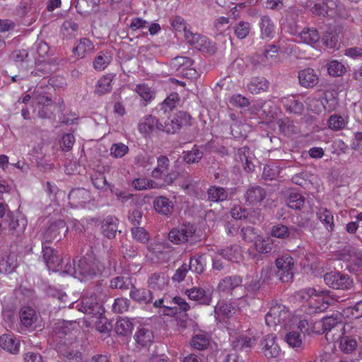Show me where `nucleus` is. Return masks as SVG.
Returning a JSON list of instances; mask_svg holds the SVG:
<instances>
[{
    "label": "nucleus",
    "instance_id": "603ef678",
    "mask_svg": "<svg viewBox=\"0 0 362 362\" xmlns=\"http://www.w3.org/2000/svg\"><path fill=\"white\" fill-rule=\"evenodd\" d=\"M148 283L151 288L162 290L166 285L165 274L163 273H153L148 278Z\"/></svg>",
    "mask_w": 362,
    "mask_h": 362
},
{
    "label": "nucleus",
    "instance_id": "37998d69",
    "mask_svg": "<svg viewBox=\"0 0 362 362\" xmlns=\"http://www.w3.org/2000/svg\"><path fill=\"white\" fill-rule=\"evenodd\" d=\"M337 4L333 0H322L318 3V16H332L335 13Z\"/></svg>",
    "mask_w": 362,
    "mask_h": 362
},
{
    "label": "nucleus",
    "instance_id": "a18cd8bd",
    "mask_svg": "<svg viewBox=\"0 0 362 362\" xmlns=\"http://www.w3.org/2000/svg\"><path fill=\"white\" fill-rule=\"evenodd\" d=\"M318 219L322 222L328 231L334 228V218L332 213L325 208H318Z\"/></svg>",
    "mask_w": 362,
    "mask_h": 362
},
{
    "label": "nucleus",
    "instance_id": "7c9ffc66",
    "mask_svg": "<svg viewBox=\"0 0 362 362\" xmlns=\"http://www.w3.org/2000/svg\"><path fill=\"white\" fill-rule=\"evenodd\" d=\"M17 257L15 254H9L0 258V272L10 274L17 267Z\"/></svg>",
    "mask_w": 362,
    "mask_h": 362
},
{
    "label": "nucleus",
    "instance_id": "49530a36",
    "mask_svg": "<svg viewBox=\"0 0 362 362\" xmlns=\"http://www.w3.org/2000/svg\"><path fill=\"white\" fill-rule=\"evenodd\" d=\"M356 340L349 336H344L339 341V349L344 354H351L356 349Z\"/></svg>",
    "mask_w": 362,
    "mask_h": 362
},
{
    "label": "nucleus",
    "instance_id": "58836bf2",
    "mask_svg": "<svg viewBox=\"0 0 362 362\" xmlns=\"http://www.w3.org/2000/svg\"><path fill=\"white\" fill-rule=\"evenodd\" d=\"M206 265V257L204 255H195L189 259L188 266H190L189 270L201 274L204 272Z\"/></svg>",
    "mask_w": 362,
    "mask_h": 362
},
{
    "label": "nucleus",
    "instance_id": "2eb2a0df",
    "mask_svg": "<svg viewBox=\"0 0 362 362\" xmlns=\"http://www.w3.org/2000/svg\"><path fill=\"white\" fill-rule=\"evenodd\" d=\"M170 161L167 156H160L157 158V166L152 170L151 176L156 179L165 178L168 183H172L173 180L170 177L168 180Z\"/></svg>",
    "mask_w": 362,
    "mask_h": 362
},
{
    "label": "nucleus",
    "instance_id": "de8ad7c7",
    "mask_svg": "<svg viewBox=\"0 0 362 362\" xmlns=\"http://www.w3.org/2000/svg\"><path fill=\"white\" fill-rule=\"evenodd\" d=\"M178 102V94L172 93L168 95L161 104H160V111L163 112V114H167L173 111Z\"/></svg>",
    "mask_w": 362,
    "mask_h": 362
},
{
    "label": "nucleus",
    "instance_id": "3c124183",
    "mask_svg": "<svg viewBox=\"0 0 362 362\" xmlns=\"http://www.w3.org/2000/svg\"><path fill=\"white\" fill-rule=\"evenodd\" d=\"M300 40L305 44L315 47L317 43V30L304 28L300 33Z\"/></svg>",
    "mask_w": 362,
    "mask_h": 362
},
{
    "label": "nucleus",
    "instance_id": "9b49d317",
    "mask_svg": "<svg viewBox=\"0 0 362 362\" xmlns=\"http://www.w3.org/2000/svg\"><path fill=\"white\" fill-rule=\"evenodd\" d=\"M341 259L347 262L346 269L351 272L362 270V252L355 248L345 249Z\"/></svg>",
    "mask_w": 362,
    "mask_h": 362
},
{
    "label": "nucleus",
    "instance_id": "dca6fc26",
    "mask_svg": "<svg viewBox=\"0 0 362 362\" xmlns=\"http://www.w3.org/2000/svg\"><path fill=\"white\" fill-rule=\"evenodd\" d=\"M3 223L8 224L9 230L13 235L19 236L23 233L27 226V221L23 217L14 218L11 211L7 214V218L2 220Z\"/></svg>",
    "mask_w": 362,
    "mask_h": 362
},
{
    "label": "nucleus",
    "instance_id": "f704fd0d",
    "mask_svg": "<svg viewBox=\"0 0 362 362\" xmlns=\"http://www.w3.org/2000/svg\"><path fill=\"white\" fill-rule=\"evenodd\" d=\"M269 88V82L264 77H253L247 84L248 90L252 94H258L266 91Z\"/></svg>",
    "mask_w": 362,
    "mask_h": 362
},
{
    "label": "nucleus",
    "instance_id": "ddd939ff",
    "mask_svg": "<svg viewBox=\"0 0 362 362\" xmlns=\"http://www.w3.org/2000/svg\"><path fill=\"white\" fill-rule=\"evenodd\" d=\"M153 206L156 213L168 218L172 216L175 211L173 202L165 196L156 197Z\"/></svg>",
    "mask_w": 362,
    "mask_h": 362
},
{
    "label": "nucleus",
    "instance_id": "4be33fe9",
    "mask_svg": "<svg viewBox=\"0 0 362 362\" xmlns=\"http://www.w3.org/2000/svg\"><path fill=\"white\" fill-rule=\"evenodd\" d=\"M228 190L220 186L211 185L206 190V200L209 202L219 203L228 200Z\"/></svg>",
    "mask_w": 362,
    "mask_h": 362
},
{
    "label": "nucleus",
    "instance_id": "1a4fd4ad",
    "mask_svg": "<svg viewBox=\"0 0 362 362\" xmlns=\"http://www.w3.org/2000/svg\"><path fill=\"white\" fill-rule=\"evenodd\" d=\"M42 257L48 269L59 272L63 268L64 259L60 257L57 250L42 243Z\"/></svg>",
    "mask_w": 362,
    "mask_h": 362
},
{
    "label": "nucleus",
    "instance_id": "72a5a7b5",
    "mask_svg": "<svg viewBox=\"0 0 362 362\" xmlns=\"http://www.w3.org/2000/svg\"><path fill=\"white\" fill-rule=\"evenodd\" d=\"M94 45L86 37L80 39L76 47H74V52L78 57L83 58L86 54H89L94 51Z\"/></svg>",
    "mask_w": 362,
    "mask_h": 362
},
{
    "label": "nucleus",
    "instance_id": "13d9d810",
    "mask_svg": "<svg viewBox=\"0 0 362 362\" xmlns=\"http://www.w3.org/2000/svg\"><path fill=\"white\" fill-rule=\"evenodd\" d=\"M193 64V61L187 57H177L171 62V65L176 70L185 71V69L190 67Z\"/></svg>",
    "mask_w": 362,
    "mask_h": 362
},
{
    "label": "nucleus",
    "instance_id": "aec40b11",
    "mask_svg": "<svg viewBox=\"0 0 362 362\" xmlns=\"http://www.w3.org/2000/svg\"><path fill=\"white\" fill-rule=\"evenodd\" d=\"M189 298L197 301L201 305H209L212 297V293L210 291H205L200 287H194L186 291Z\"/></svg>",
    "mask_w": 362,
    "mask_h": 362
},
{
    "label": "nucleus",
    "instance_id": "b1692460",
    "mask_svg": "<svg viewBox=\"0 0 362 362\" xmlns=\"http://www.w3.org/2000/svg\"><path fill=\"white\" fill-rule=\"evenodd\" d=\"M0 346L11 354H17L20 351V341L11 334H6L0 337Z\"/></svg>",
    "mask_w": 362,
    "mask_h": 362
},
{
    "label": "nucleus",
    "instance_id": "f257e3e1",
    "mask_svg": "<svg viewBox=\"0 0 362 362\" xmlns=\"http://www.w3.org/2000/svg\"><path fill=\"white\" fill-rule=\"evenodd\" d=\"M77 327L78 323L76 320H61L55 322L52 331L54 341H57L60 345L64 341H69L75 339V337L72 336V332Z\"/></svg>",
    "mask_w": 362,
    "mask_h": 362
},
{
    "label": "nucleus",
    "instance_id": "864d4df0",
    "mask_svg": "<svg viewBox=\"0 0 362 362\" xmlns=\"http://www.w3.org/2000/svg\"><path fill=\"white\" fill-rule=\"evenodd\" d=\"M272 271L268 268L262 269L261 271V276L259 279L252 280L247 286V289L249 291L252 292L254 293H257L262 287V285L264 282H265L267 275L270 274Z\"/></svg>",
    "mask_w": 362,
    "mask_h": 362
},
{
    "label": "nucleus",
    "instance_id": "2f4dec72",
    "mask_svg": "<svg viewBox=\"0 0 362 362\" xmlns=\"http://www.w3.org/2000/svg\"><path fill=\"white\" fill-rule=\"evenodd\" d=\"M134 339L136 344L141 347H148L152 344L154 336L150 329L143 327L136 332Z\"/></svg>",
    "mask_w": 362,
    "mask_h": 362
},
{
    "label": "nucleus",
    "instance_id": "774afa93",
    "mask_svg": "<svg viewBox=\"0 0 362 362\" xmlns=\"http://www.w3.org/2000/svg\"><path fill=\"white\" fill-rule=\"evenodd\" d=\"M212 269L214 271L228 272L230 265L228 262L223 261L221 256H216L212 259Z\"/></svg>",
    "mask_w": 362,
    "mask_h": 362
},
{
    "label": "nucleus",
    "instance_id": "20e7f679",
    "mask_svg": "<svg viewBox=\"0 0 362 362\" xmlns=\"http://www.w3.org/2000/svg\"><path fill=\"white\" fill-rule=\"evenodd\" d=\"M185 39L191 45L201 52L212 54L217 50L215 42L200 34L185 31Z\"/></svg>",
    "mask_w": 362,
    "mask_h": 362
},
{
    "label": "nucleus",
    "instance_id": "c85d7f7f",
    "mask_svg": "<svg viewBox=\"0 0 362 362\" xmlns=\"http://www.w3.org/2000/svg\"><path fill=\"white\" fill-rule=\"evenodd\" d=\"M286 203L289 208L298 210L304 205L305 198L296 190H288L286 194Z\"/></svg>",
    "mask_w": 362,
    "mask_h": 362
},
{
    "label": "nucleus",
    "instance_id": "a878e982",
    "mask_svg": "<svg viewBox=\"0 0 362 362\" xmlns=\"http://www.w3.org/2000/svg\"><path fill=\"white\" fill-rule=\"evenodd\" d=\"M129 296L132 299L140 304H148L152 302L153 294L150 290L146 288H137L132 286Z\"/></svg>",
    "mask_w": 362,
    "mask_h": 362
},
{
    "label": "nucleus",
    "instance_id": "412c9836",
    "mask_svg": "<svg viewBox=\"0 0 362 362\" xmlns=\"http://www.w3.org/2000/svg\"><path fill=\"white\" fill-rule=\"evenodd\" d=\"M69 203L77 207L90 200V192L84 188L73 189L69 194Z\"/></svg>",
    "mask_w": 362,
    "mask_h": 362
},
{
    "label": "nucleus",
    "instance_id": "4d7b16f0",
    "mask_svg": "<svg viewBox=\"0 0 362 362\" xmlns=\"http://www.w3.org/2000/svg\"><path fill=\"white\" fill-rule=\"evenodd\" d=\"M327 71L330 76L338 77L346 72V67L341 63L334 60L327 64Z\"/></svg>",
    "mask_w": 362,
    "mask_h": 362
},
{
    "label": "nucleus",
    "instance_id": "6e6d98bb",
    "mask_svg": "<svg viewBox=\"0 0 362 362\" xmlns=\"http://www.w3.org/2000/svg\"><path fill=\"white\" fill-rule=\"evenodd\" d=\"M133 284L129 278L124 276H117L113 278L110 281V287L112 288H119L121 290H129L132 288Z\"/></svg>",
    "mask_w": 362,
    "mask_h": 362
},
{
    "label": "nucleus",
    "instance_id": "69168bd1",
    "mask_svg": "<svg viewBox=\"0 0 362 362\" xmlns=\"http://www.w3.org/2000/svg\"><path fill=\"white\" fill-rule=\"evenodd\" d=\"M130 300L124 298H118L115 300L112 305V310L116 313H123L128 310Z\"/></svg>",
    "mask_w": 362,
    "mask_h": 362
},
{
    "label": "nucleus",
    "instance_id": "c756f323",
    "mask_svg": "<svg viewBox=\"0 0 362 362\" xmlns=\"http://www.w3.org/2000/svg\"><path fill=\"white\" fill-rule=\"evenodd\" d=\"M100 0H78L76 5L78 13L86 16L97 11Z\"/></svg>",
    "mask_w": 362,
    "mask_h": 362
},
{
    "label": "nucleus",
    "instance_id": "473e14b6",
    "mask_svg": "<svg viewBox=\"0 0 362 362\" xmlns=\"http://www.w3.org/2000/svg\"><path fill=\"white\" fill-rule=\"evenodd\" d=\"M241 283L242 278L240 276L234 275L227 276L220 281L218 285V288L219 291L223 292H229L239 286Z\"/></svg>",
    "mask_w": 362,
    "mask_h": 362
},
{
    "label": "nucleus",
    "instance_id": "0eeeda50",
    "mask_svg": "<svg viewBox=\"0 0 362 362\" xmlns=\"http://www.w3.org/2000/svg\"><path fill=\"white\" fill-rule=\"evenodd\" d=\"M82 346L75 339L66 341L59 345V352L67 359L69 362L82 361Z\"/></svg>",
    "mask_w": 362,
    "mask_h": 362
},
{
    "label": "nucleus",
    "instance_id": "0e129e2a",
    "mask_svg": "<svg viewBox=\"0 0 362 362\" xmlns=\"http://www.w3.org/2000/svg\"><path fill=\"white\" fill-rule=\"evenodd\" d=\"M250 30V25L248 22L240 21L234 28L235 35L239 39L245 38Z\"/></svg>",
    "mask_w": 362,
    "mask_h": 362
},
{
    "label": "nucleus",
    "instance_id": "bf43d9fd",
    "mask_svg": "<svg viewBox=\"0 0 362 362\" xmlns=\"http://www.w3.org/2000/svg\"><path fill=\"white\" fill-rule=\"evenodd\" d=\"M285 341L293 348H300L302 346L300 334L297 331H291L285 336Z\"/></svg>",
    "mask_w": 362,
    "mask_h": 362
},
{
    "label": "nucleus",
    "instance_id": "680f3d73",
    "mask_svg": "<svg viewBox=\"0 0 362 362\" xmlns=\"http://www.w3.org/2000/svg\"><path fill=\"white\" fill-rule=\"evenodd\" d=\"M262 35L272 37L274 32V24L268 16H262L259 23Z\"/></svg>",
    "mask_w": 362,
    "mask_h": 362
},
{
    "label": "nucleus",
    "instance_id": "c03bdc74",
    "mask_svg": "<svg viewBox=\"0 0 362 362\" xmlns=\"http://www.w3.org/2000/svg\"><path fill=\"white\" fill-rule=\"evenodd\" d=\"M339 322L340 319L337 313H332L330 315H326L322 317L320 320L322 326V333L330 331L338 323H339Z\"/></svg>",
    "mask_w": 362,
    "mask_h": 362
},
{
    "label": "nucleus",
    "instance_id": "f8f14e48",
    "mask_svg": "<svg viewBox=\"0 0 362 362\" xmlns=\"http://www.w3.org/2000/svg\"><path fill=\"white\" fill-rule=\"evenodd\" d=\"M196 228L193 225H183L178 228H173L168 233L169 240L175 244L185 243L193 238Z\"/></svg>",
    "mask_w": 362,
    "mask_h": 362
},
{
    "label": "nucleus",
    "instance_id": "393cba45",
    "mask_svg": "<svg viewBox=\"0 0 362 362\" xmlns=\"http://www.w3.org/2000/svg\"><path fill=\"white\" fill-rule=\"evenodd\" d=\"M103 234L108 239L115 238L118 230V219L116 217L107 216L105 218L101 225Z\"/></svg>",
    "mask_w": 362,
    "mask_h": 362
},
{
    "label": "nucleus",
    "instance_id": "338daca9",
    "mask_svg": "<svg viewBox=\"0 0 362 362\" xmlns=\"http://www.w3.org/2000/svg\"><path fill=\"white\" fill-rule=\"evenodd\" d=\"M315 293V289L309 288L296 291L293 293V298L297 302L308 301Z\"/></svg>",
    "mask_w": 362,
    "mask_h": 362
},
{
    "label": "nucleus",
    "instance_id": "8fccbe9b",
    "mask_svg": "<svg viewBox=\"0 0 362 362\" xmlns=\"http://www.w3.org/2000/svg\"><path fill=\"white\" fill-rule=\"evenodd\" d=\"M114 76L111 74H107L102 77L97 83L96 92L99 95H103L112 90V81Z\"/></svg>",
    "mask_w": 362,
    "mask_h": 362
},
{
    "label": "nucleus",
    "instance_id": "c9c22d12",
    "mask_svg": "<svg viewBox=\"0 0 362 362\" xmlns=\"http://www.w3.org/2000/svg\"><path fill=\"white\" fill-rule=\"evenodd\" d=\"M279 131L285 136H291L298 133V128L288 117L279 119L277 121Z\"/></svg>",
    "mask_w": 362,
    "mask_h": 362
},
{
    "label": "nucleus",
    "instance_id": "4c0bfd02",
    "mask_svg": "<svg viewBox=\"0 0 362 362\" xmlns=\"http://www.w3.org/2000/svg\"><path fill=\"white\" fill-rule=\"evenodd\" d=\"M209 342L210 341L208 335L204 332H202L196 334L192 337L190 340V345L195 349L202 351L208 348Z\"/></svg>",
    "mask_w": 362,
    "mask_h": 362
},
{
    "label": "nucleus",
    "instance_id": "cd10ccee",
    "mask_svg": "<svg viewBox=\"0 0 362 362\" xmlns=\"http://www.w3.org/2000/svg\"><path fill=\"white\" fill-rule=\"evenodd\" d=\"M300 84L305 88H313L317 84V76L313 69L307 68L298 73Z\"/></svg>",
    "mask_w": 362,
    "mask_h": 362
},
{
    "label": "nucleus",
    "instance_id": "e433bc0d",
    "mask_svg": "<svg viewBox=\"0 0 362 362\" xmlns=\"http://www.w3.org/2000/svg\"><path fill=\"white\" fill-rule=\"evenodd\" d=\"M281 103L286 111L291 113L301 114L303 110V103L294 97L284 98Z\"/></svg>",
    "mask_w": 362,
    "mask_h": 362
},
{
    "label": "nucleus",
    "instance_id": "9d476101",
    "mask_svg": "<svg viewBox=\"0 0 362 362\" xmlns=\"http://www.w3.org/2000/svg\"><path fill=\"white\" fill-rule=\"evenodd\" d=\"M76 307L79 311L96 318H100L105 313L103 305L93 296L83 298Z\"/></svg>",
    "mask_w": 362,
    "mask_h": 362
},
{
    "label": "nucleus",
    "instance_id": "39448f33",
    "mask_svg": "<svg viewBox=\"0 0 362 362\" xmlns=\"http://www.w3.org/2000/svg\"><path fill=\"white\" fill-rule=\"evenodd\" d=\"M191 116L186 112L180 111L173 118H168L163 124V132L167 134H175L182 127L190 125Z\"/></svg>",
    "mask_w": 362,
    "mask_h": 362
},
{
    "label": "nucleus",
    "instance_id": "e2e57ef3",
    "mask_svg": "<svg viewBox=\"0 0 362 362\" xmlns=\"http://www.w3.org/2000/svg\"><path fill=\"white\" fill-rule=\"evenodd\" d=\"M271 234L273 237L279 239L289 238L288 227L281 223L274 225L272 228Z\"/></svg>",
    "mask_w": 362,
    "mask_h": 362
},
{
    "label": "nucleus",
    "instance_id": "a211bd4d",
    "mask_svg": "<svg viewBox=\"0 0 362 362\" xmlns=\"http://www.w3.org/2000/svg\"><path fill=\"white\" fill-rule=\"evenodd\" d=\"M138 129L141 134H149L156 130L163 132V124L156 117L148 115L140 120Z\"/></svg>",
    "mask_w": 362,
    "mask_h": 362
},
{
    "label": "nucleus",
    "instance_id": "423d86ee",
    "mask_svg": "<svg viewBox=\"0 0 362 362\" xmlns=\"http://www.w3.org/2000/svg\"><path fill=\"white\" fill-rule=\"evenodd\" d=\"M323 278L327 285L335 289L348 290L354 284L353 279L348 274L339 272L326 273Z\"/></svg>",
    "mask_w": 362,
    "mask_h": 362
},
{
    "label": "nucleus",
    "instance_id": "bb28decb",
    "mask_svg": "<svg viewBox=\"0 0 362 362\" xmlns=\"http://www.w3.org/2000/svg\"><path fill=\"white\" fill-rule=\"evenodd\" d=\"M255 345V339L246 335L235 337L231 341V346L235 351L248 352Z\"/></svg>",
    "mask_w": 362,
    "mask_h": 362
},
{
    "label": "nucleus",
    "instance_id": "09e8293b",
    "mask_svg": "<svg viewBox=\"0 0 362 362\" xmlns=\"http://www.w3.org/2000/svg\"><path fill=\"white\" fill-rule=\"evenodd\" d=\"M112 61V57L107 52H100L93 62V67L98 71L104 70Z\"/></svg>",
    "mask_w": 362,
    "mask_h": 362
},
{
    "label": "nucleus",
    "instance_id": "79ce46f5",
    "mask_svg": "<svg viewBox=\"0 0 362 362\" xmlns=\"http://www.w3.org/2000/svg\"><path fill=\"white\" fill-rule=\"evenodd\" d=\"M183 160L187 164L199 163L204 156V153L200 148L196 145L190 151L183 152Z\"/></svg>",
    "mask_w": 362,
    "mask_h": 362
},
{
    "label": "nucleus",
    "instance_id": "f3484780",
    "mask_svg": "<svg viewBox=\"0 0 362 362\" xmlns=\"http://www.w3.org/2000/svg\"><path fill=\"white\" fill-rule=\"evenodd\" d=\"M19 317L22 328L34 330L36 327L37 315L35 310L31 307H23L19 313Z\"/></svg>",
    "mask_w": 362,
    "mask_h": 362
},
{
    "label": "nucleus",
    "instance_id": "5701e85b",
    "mask_svg": "<svg viewBox=\"0 0 362 362\" xmlns=\"http://www.w3.org/2000/svg\"><path fill=\"white\" fill-rule=\"evenodd\" d=\"M266 190L259 185H252L249 187L244 194L245 202L249 204L260 203L266 198Z\"/></svg>",
    "mask_w": 362,
    "mask_h": 362
},
{
    "label": "nucleus",
    "instance_id": "a19ab883",
    "mask_svg": "<svg viewBox=\"0 0 362 362\" xmlns=\"http://www.w3.org/2000/svg\"><path fill=\"white\" fill-rule=\"evenodd\" d=\"M240 247L238 245H233L224 249L218 250V255L228 261L237 260L240 256Z\"/></svg>",
    "mask_w": 362,
    "mask_h": 362
},
{
    "label": "nucleus",
    "instance_id": "4468645a",
    "mask_svg": "<svg viewBox=\"0 0 362 362\" xmlns=\"http://www.w3.org/2000/svg\"><path fill=\"white\" fill-rule=\"evenodd\" d=\"M276 339L274 334H267L261 340L262 351L267 358H276L280 355L281 349Z\"/></svg>",
    "mask_w": 362,
    "mask_h": 362
},
{
    "label": "nucleus",
    "instance_id": "7ed1b4c3",
    "mask_svg": "<svg viewBox=\"0 0 362 362\" xmlns=\"http://www.w3.org/2000/svg\"><path fill=\"white\" fill-rule=\"evenodd\" d=\"M275 264L277 268V271L274 273L275 276L284 283L292 281L294 267L293 257L288 255H283L276 258Z\"/></svg>",
    "mask_w": 362,
    "mask_h": 362
},
{
    "label": "nucleus",
    "instance_id": "6ab92c4d",
    "mask_svg": "<svg viewBox=\"0 0 362 362\" xmlns=\"http://www.w3.org/2000/svg\"><path fill=\"white\" fill-rule=\"evenodd\" d=\"M288 313L284 308L279 305H276L270 308L269 311L265 315V322L269 327L276 326L284 322Z\"/></svg>",
    "mask_w": 362,
    "mask_h": 362
},
{
    "label": "nucleus",
    "instance_id": "052dcab7",
    "mask_svg": "<svg viewBox=\"0 0 362 362\" xmlns=\"http://www.w3.org/2000/svg\"><path fill=\"white\" fill-rule=\"evenodd\" d=\"M132 238L136 241L146 244L149 240L148 232L143 227H133L131 230Z\"/></svg>",
    "mask_w": 362,
    "mask_h": 362
},
{
    "label": "nucleus",
    "instance_id": "6e6552de",
    "mask_svg": "<svg viewBox=\"0 0 362 362\" xmlns=\"http://www.w3.org/2000/svg\"><path fill=\"white\" fill-rule=\"evenodd\" d=\"M67 231L68 227L64 221L59 219L52 222L43 233V243L46 245L54 240L59 241Z\"/></svg>",
    "mask_w": 362,
    "mask_h": 362
},
{
    "label": "nucleus",
    "instance_id": "5fc2aeb1",
    "mask_svg": "<svg viewBox=\"0 0 362 362\" xmlns=\"http://www.w3.org/2000/svg\"><path fill=\"white\" fill-rule=\"evenodd\" d=\"M327 123L332 130L339 131L345 127L347 120L341 115H333L329 117Z\"/></svg>",
    "mask_w": 362,
    "mask_h": 362
},
{
    "label": "nucleus",
    "instance_id": "f03ea898",
    "mask_svg": "<svg viewBox=\"0 0 362 362\" xmlns=\"http://www.w3.org/2000/svg\"><path fill=\"white\" fill-rule=\"evenodd\" d=\"M76 278L81 281H86L93 278L100 273V270L91 255L86 253L81 257L76 265Z\"/></svg>",
    "mask_w": 362,
    "mask_h": 362
},
{
    "label": "nucleus",
    "instance_id": "ea45409f",
    "mask_svg": "<svg viewBox=\"0 0 362 362\" xmlns=\"http://www.w3.org/2000/svg\"><path fill=\"white\" fill-rule=\"evenodd\" d=\"M134 325L127 318H121L118 320L115 325V332L118 335L127 337L131 335Z\"/></svg>",
    "mask_w": 362,
    "mask_h": 362
}]
</instances>
